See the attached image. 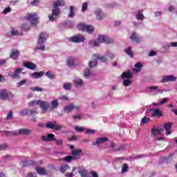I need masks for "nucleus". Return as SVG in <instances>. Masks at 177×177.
Segmentation results:
<instances>
[{
    "mask_svg": "<svg viewBox=\"0 0 177 177\" xmlns=\"http://www.w3.org/2000/svg\"><path fill=\"white\" fill-rule=\"evenodd\" d=\"M69 41L71 42H75V44H80L85 41V37H84V36L81 35H77L70 37Z\"/></svg>",
    "mask_w": 177,
    "mask_h": 177,
    "instance_id": "6e6552de",
    "label": "nucleus"
},
{
    "mask_svg": "<svg viewBox=\"0 0 177 177\" xmlns=\"http://www.w3.org/2000/svg\"><path fill=\"white\" fill-rule=\"evenodd\" d=\"M151 117H162V112L158 109L151 108L149 109Z\"/></svg>",
    "mask_w": 177,
    "mask_h": 177,
    "instance_id": "9d476101",
    "label": "nucleus"
},
{
    "mask_svg": "<svg viewBox=\"0 0 177 177\" xmlns=\"http://www.w3.org/2000/svg\"><path fill=\"white\" fill-rule=\"evenodd\" d=\"M19 34V32L16 30H11L9 33H8V35L9 37L13 36V35H17Z\"/></svg>",
    "mask_w": 177,
    "mask_h": 177,
    "instance_id": "5fc2aeb1",
    "label": "nucleus"
},
{
    "mask_svg": "<svg viewBox=\"0 0 177 177\" xmlns=\"http://www.w3.org/2000/svg\"><path fill=\"white\" fill-rule=\"evenodd\" d=\"M57 107H59V102L57 99L53 100L50 102V111H52V110H56Z\"/></svg>",
    "mask_w": 177,
    "mask_h": 177,
    "instance_id": "bb28decb",
    "label": "nucleus"
},
{
    "mask_svg": "<svg viewBox=\"0 0 177 177\" xmlns=\"http://www.w3.org/2000/svg\"><path fill=\"white\" fill-rule=\"evenodd\" d=\"M125 53H127V55H129V56H130V57H133V53H132V50H131V47H128L127 48H126L124 50Z\"/></svg>",
    "mask_w": 177,
    "mask_h": 177,
    "instance_id": "49530a36",
    "label": "nucleus"
},
{
    "mask_svg": "<svg viewBox=\"0 0 177 177\" xmlns=\"http://www.w3.org/2000/svg\"><path fill=\"white\" fill-rule=\"evenodd\" d=\"M70 169V166H68V165H63L60 167L59 170L60 172H66V171H68V169Z\"/></svg>",
    "mask_w": 177,
    "mask_h": 177,
    "instance_id": "79ce46f5",
    "label": "nucleus"
},
{
    "mask_svg": "<svg viewBox=\"0 0 177 177\" xmlns=\"http://www.w3.org/2000/svg\"><path fill=\"white\" fill-rule=\"evenodd\" d=\"M148 89L151 91L150 92L152 93V95H153V96H156V95L161 94L163 92H167V90H161L158 88V86H154L148 87Z\"/></svg>",
    "mask_w": 177,
    "mask_h": 177,
    "instance_id": "ddd939ff",
    "label": "nucleus"
},
{
    "mask_svg": "<svg viewBox=\"0 0 177 177\" xmlns=\"http://www.w3.org/2000/svg\"><path fill=\"white\" fill-rule=\"evenodd\" d=\"M35 171L38 174V175H48V171L46 170V169H45V167H37L35 168Z\"/></svg>",
    "mask_w": 177,
    "mask_h": 177,
    "instance_id": "412c9836",
    "label": "nucleus"
},
{
    "mask_svg": "<svg viewBox=\"0 0 177 177\" xmlns=\"http://www.w3.org/2000/svg\"><path fill=\"white\" fill-rule=\"evenodd\" d=\"M127 149V146L125 145H120L118 147V149H115L118 151H124V150H126Z\"/></svg>",
    "mask_w": 177,
    "mask_h": 177,
    "instance_id": "13d9d810",
    "label": "nucleus"
},
{
    "mask_svg": "<svg viewBox=\"0 0 177 177\" xmlns=\"http://www.w3.org/2000/svg\"><path fill=\"white\" fill-rule=\"evenodd\" d=\"M123 86H131L132 85V80L126 79L122 82Z\"/></svg>",
    "mask_w": 177,
    "mask_h": 177,
    "instance_id": "ea45409f",
    "label": "nucleus"
},
{
    "mask_svg": "<svg viewBox=\"0 0 177 177\" xmlns=\"http://www.w3.org/2000/svg\"><path fill=\"white\" fill-rule=\"evenodd\" d=\"M92 75V72L89 70H87L86 71H84V78H89V77H91Z\"/></svg>",
    "mask_w": 177,
    "mask_h": 177,
    "instance_id": "8fccbe9b",
    "label": "nucleus"
},
{
    "mask_svg": "<svg viewBox=\"0 0 177 177\" xmlns=\"http://www.w3.org/2000/svg\"><path fill=\"white\" fill-rule=\"evenodd\" d=\"M106 142H109V138L107 137H101L96 138V141L92 143L93 146H99V145H102V143H106Z\"/></svg>",
    "mask_w": 177,
    "mask_h": 177,
    "instance_id": "2eb2a0df",
    "label": "nucleus"
},
{
    "mask_svg": "<svg viewBox=\"0 0 177 177\" xmlns=\"http://www.w3.org/2000/svg\"><path fill=\"white\" fill-rule=\"evenodd\" d=\"M30 90L35 92H44V88L38 86L30 87Z\"/></svg>",
    "mask_w": 177,
    "mask_h": 177,
    "instance_id": "c03bdc74",
    "label": "nucleus"
},
{
    "mask_svg": "<svg viewBox=\"0 0 177 177\" xmlns=\"http://www.w3.org/2000/svg\"><path fill=\"white\" fill-rule=\"evenodd\" d=\"M41 104V100H32L28 102L29 107H35L36 106H39Z\"/></svg>",
    "mask_w": 177,
    "mask_h": 177,
    "instance_id": "7c9ffc66",
    "label": "nucleus"
},
{
    "mask_svg": "<svg viewBox=\"0 0 177 177\" xmlns=\"http://www.w3.org/2000/svg\"><path fill=\"white\" fill-rule=\"evenodd\" d=\"M81 156L80 155H74V156H68L65 157V161L66 162H71L72 160H80Z\"/></svg>",
    "mask_w": 177,
    "mask_h": 177,
    "instance_id": "cd10ccee",
    "label": "nucleus"
},
{
    "mask_svg": "<svg viewBox=\"0 0 177 177\" xmlns=\"http://www.w3.org/2000/svg\"><path fill=\"white\" fill-rule=\"evenodd\" d=\"M35 52L37 50H45V45L39 46L35 48Z\"/></svg>",
    "mask_w": 177,
    "mask_h": 177,
    "instance_id": "680f3d73",
    "label": "nucleus"
},
{
    "mask_svg": "<svg viewBox=\"0 0 177 177\" xmlns=\"http://www.w3.org/2000/svg\"><path fill=\"white\" fill-rule=\"evenodd\" d=\"M88 9V3L84 2L82 5V12H86Z\"/></svg>",
    "mask_w": 177,
    "mask_h": 177,
    "instance_id": "864d4df0",
    "label": "nucleus"
},
{
    "mask_svg": "<svg viewBox=\"0 0 177 177\" xmlns=\"http://www.w3.org/2000/svg\"><path fill=\"white\" fill-rule=\"evenodd\" d=\"M135 17L138 21H143L145 20V15H143V11L138 10L135 15Z\"/></svg>",
    "mask_w": 177,
    "mask_h": 177,
    "instance_id": "b1692460",
    "label": "nucleus"
},
{
    "mask_svg": "<svg viewBox=\"0 0 177 177\" xmlns=\"http://www.w3.org/2000/svg\"><path fill=\"white\" fill-rule=\"evenodd\" d=\"M69 9H70V12L68 15V17L73 18L75 16V10H74V6H71L69 7Z\"/></svg>",
    "mask_w": 177,
    "mask_h": 177,
    "instance_id": "c9c22d12",
    "label": "nucleus"
},
{
    "mask_svg": "<svg viewBox=\"0 0 177 177\" xmlns=\"http://www.w3.org/2000/svg\"><path fill=\"white\" fill-rule=\"evenodd\" d=\"M131 38L133 42H137V44H140V42H142V40L139 37V35H138L136 32H133Z\"/></svg>",
    "mask_w": 177,
    "mask_h": 177,
    "instance_id": "4be33fe9",
    "label": "nucleus"
},
{
    "mask_svg": "<svg viewBox=\"0 0 177 177\" xmlns=\"http://www.w3.org/2000/svg\"><path fill=\"white\" fill-rule=\"evenodd\" d=\"M73 84L75 88H82L85 85V82L80 77H75L73 80Z\"/></svg>",
    "mask_w": 177,
    "mask_h": 177,
    "instance_id": "4468645a",
    "label": "nucleus"
},
{
    "mask_svg": "<svg viewBox=\"0 0 177 177\" xmlns=\"http://www.w3.org/2000/svg\"><path fill=\"white\" fill-rule=\"evenodd\" d=\"M128 169H129L128 164L124 163L122 165L121 174H126V172H128Z\"/></svg>",
    "mask_w": 177,
    "mask_h": 177,
    "instance_id": "a18cd8bd",
    "label": "nucleus"
},
{
    "mask_svg": "<svg viewBox=\"0 0 177 177\" xmlns=\"http://www.w3.org/2000/svg\"><path fill=\"white\" fill-rule=\"evenodd\" d=\"M59 100H63L64 102H68V100H70V99H68V97H67L66 95H61L59 97Z\"/></svg>",
    "mask_w": 177,
    "mask_h": 177,
    "instance_id": "0e129e2a",
    "label": "nucleus"
},
{
    "mask_svg": "<svg viewBox=\"0 0 177 177\" xmlns=\"http://www.w3.org/2000/svg\"><path fill=\"white\" fill-rule=\"evenodd\" d=\"M96 131L94 129H87L86 131V135H93V133H95Z\"/></svg>",
    "mask_w": 177,
    "mask_h": 177,
    "instance_id": "338daca9",
    "label": "nucleus"
},
{
    "mask_svg": "<svg viewBox=\"0 0 177 177\" xmlns=\"http://www.w3.org/2000/svg\"><path fill=\"white\" fill-rule=\"evenodd\" d=\"M19 56H20V51H19V50H11L9 55L10 59H12V60H17V59H19Z\"/></svg>",
    "mask_w": 177,
    "mask_h": 177,
    "instance_id": "f3484780",
    "label": "nucleus"
},
{
    "mask_svg": "<svg viewBox=\"0 0 177 177\" xmlns=\"http://www.w3.org/2000/svg\"><path fill=\"white\" fill-rule=\"evenodd\" d=\"M23 71V68H18L15 70V72L10 71L8 73V76L11 78H16L17 80H20V73Z\"/></svg>",
    "mask_w": 177,
    "mask_h": 177,
    "instance_id": "1a4fd4ad",
    "label": "nucleus"
},
{
    "mask_svg": "<svg viewBox=\"0 0 177 177\" xmlns=\"http://www.w3.org/2000/svg\"><path fill=\"white\" fill-rule=\"evenodd\" d=\"M46 75L50 80H55V74H52V73H50L49 71L46 73Z\"/></svg>",
    "mask_w": 177,
    "mask_h": 177,
    "instance_id": "3c124183",
    "label": "nucleus"
},
{
    "mask_svg": "<svg viewBox=\"0 0 177 177\" xmlns=\"http://www.w3.org/2000/svg\"><path fill=\"white\" fill-rule=\"evenodd\" d=\"M71 86H73V85L71 84V83H65L63 85V88L64 89H65V91H70V89H71Z\"/></svg>",
    "mask_w": 177,
    "mask_h": 177,
    "instance_id": "09e8293b",
    "label": "nucleus"
},
{
    "mask_svg": "<svg viewBox=\"0 0 177 177\" xmlns=\"http://www.w3.org/2000/svg\"><path fill=\"white\" fill-rule=\"evenodd\" d=\"M69 147L72 150V151H71L72 156H78V154H82V149H75L74 145H70Z\"/></svg>",
    "mask_w": 177,
    "mask_h": 177,
    "instance_id": "393cba45",
    "label": "nucleus"
},
{
    "mask_svg": "<svg viewBox=\"0 0 177 177\" xmlns=\"http://www.w3.org/2000/svg\"><path fill=\"white\" fill-rule=\"evenodd\" d=\"M3 135H6V136H17V130L15 131H2Z\"/></svg>",
    "mask_w": 177,
    "mask_h": 177,
    "instance_id": "c756f323",
    "label": "nucleus"
},
{
    "mask_svg": "<svg viewBox=\"0 0 177 177\" xmlns=\"http://www.w3.org/2000/svg\"><path fill=\"white\" fill-rule=\"evenodd\" d=\"M39 107L41 110L42 114H46L48 110H50V104L47 101L41 100Z\"/></svg>",
    "mask_w": 177,
    "mask_h": 177,
    "instance_id": "39448f33",
    "label": "nucleus"
},
{
    "mask_svg": "<svg viewBox=\"0 0 177 177\" xmlns=\"http://www.w3.org/2000/svg\"><path fill=\"white\" fill-rule=\"evenodd\" d=\"M9 146L8 144H1L0 145V151H3V150H6Z\"/></svg>",
    "mask_w": 177,
    "mask_h": 177,
    "instance_id": "052dcab7",
    "label": "nucleus"
},
{
    "mask_svg": "<svg viewBox=\"0 0 177 177\" xmlns=\"http://www.w3.org/2000/svg\"><path fill=\"white\" fill-rule=\"evenodd\" d=\"M121 160H124V157H116L114 158L113 162L114 164H118Z\"/></svg>",
    "mask_w": 177,
    "mask_h": 177,
    "instance_id": "69168bd1",
    "label": "nucleus"
},
{
    "mask_svg": "<svg viewBox=\"0 0 177 177\" xmlns=\"http://www.w3.org/2000/svg\"><path fill=\"white\" fill-rule=\"evenodd\" d=\"M149 121H150V118H142V120H141V124L142 125H145V124H147V122H149Z\"/></svg>",
    "mask_w": 177,
    "mask_h": 177,
    "instance_id": "bf43d9fd",
    "label": "nucleus"
},
{
    "mask_svg": "<svg viewBox=\"0 0 177 177\" xmlns=\"http://www.w3.org/2000/svg\"><path fill=\"white\" fill-rule=\"evenodd\" d=\"M13 118V111H10L6 116V120H12Z\"/></svg>",
    "mask_w": 177,
    "mask_h": 177,
    "instance_id": "e2e57ef3",
    "label": "nucleus"
},
{
    "mask_svg": "<svg viewBox=\"0 0 177 177\" xmlns=\"http://www.w3.org/2000/svg\"><path fill=\"white\" fill-rule=\"evenodd\" d=\"M46 128L49 129H53L54 131H60L63 127L58 124L57 122H49L46 124Z\"/></svg>",
    "mask_w": 177,
    "mask_h": 177,
    "instance_id": "0eeeda50",
    "label": "nucleus"
},
{
    "mask_svg": "<svg viewBox=\"0 0 177 177\" xmlns=\"http://www.w3.org/2000/svg\"><path fill=\"white\" fill-rule=\"evenodd\" d=\"M93 57L97 59V60H99L101 63H109V58H107V56L106 55L102 56L99 54H94Z\"/></svg>",
    "mask_w": 177,
    "mask_h": 177,
    "instance_id": "dca6fc26",
    "label": "nucleus"
},
{
    "mask_svg": "<svg viewBox=\"0 0 177 177\" xmlns=\"http://www.w3.org/2000/svg\"><path fill=\"white\" fill-rule=\"evenodd\" d=\"M67 64L68 67H74L75 66V59L73 57L68 58Z\"/></svg>",
    "mask_w": 177,
    "mask_h": 177,
    "instance_id": "f704fd0d",
    "label": "nucleus"
},
{
    "mask_svg": "<svg viewBox=\"0 0 177 177\" xmlns=\"http://www.w3.org/2000/svg\"><path fill=\"white\" fill-rule=\"evenodd\" d=\"M20 115L26 116L28 115V109H23L19 112Z\"/></svg>",
    "mask_w": 177,
    "mask_h": 177,
    "instance_id": "6e6d98bb",
    "label": "nucleus"
},
{
    "mask_svg": "<svg viewBox=\"0 0 177 177\" xmlns=\"http://www.w3.org/2000/svg\"><path fill=\"white\" fill-rule=\"evenodd\" d=\"M32 133V130H30L28 129H21L17 130V136H19V135H31Z\"/></svg>",
    "mask_w": 177,
    "mask_h": 177,
    "instance_id": "a211bd4d",
    "label": "nucleus"
},
{
    "mask_svg": "<svg viewBox=\"0 0 177 177\" xmlns=\"http://www.w3.org/2000/svg\"><path fill=\"white\" fill-rule=\"evenodd\" d=\"M162 131H164V129H162V128L153 129H152V135L153 136H157L160 135V133H161V132H162Z\"/></svg>",
    "mask_w": 177,
    "mask_h": 177,
    "instance_id": "72a5a7b5",
    "label": "nucleus"
},
{
    "mask_svg": "<svg viewBox=\"0 0 177 177\" xmlns=\"http://www.w3.org/2000/svg\"><path fill=\"white\" fill-rule=\"evenodd\" d=\"M86 30L88 34H92L93 32V27L91 25H86Z\"/></svg>",
    "mask_w": 177,
    "mask_h": 177,
    "instance_id": "de8ad7c7",
    "label": "nucleus"
},
{
    "mask_svg": "<svg viewBox=\"0 0 177 177\" xmlns=\"http://www.w3.org/2000/svg\"><path fill=\"white\" fill-rule=\"evenodd\" d=\"M134 67L135 68L133 69V71H135V73H139L142 70V67H143V65H142L141 62H138L134 65Z\"/></svg>",
    "mask_w": 177,
    "mask_h": 177,
    "instance_id": "473e14b6",
    "label": "nucleus"
},
{
    "mask_svg": "<svg viewBox=\"0 0 177 177\" xmlns=\"http://www.w3.org/2000/svg\"><path fill=\"white\" fill-rule=\"evenodd\" d=\"M111 149H113V151H116L117 149H118V145L111 142L110 145Z\"/></svg>",
    "mask_w": 177,
    "mask_h": 177,
    "instance_id": "4d7b16f0",
    "label": "nucleus"
},
{
    "mask_svg": "<svg viewBox=\"0 0 177 177\" xmlns=\"http://www.w3.org/2000/svg\"><path fill=\"white\" fill-rule=\"evenodd\" d=\"M75 131H76L77 132H83L84 128H82V127L80 126H75Z\"/></svg>",
    "mask_w": 177,
    "mask_h": 177,
    "instance_id": "774afa93",
    "label": "nucleus"
},
{
    "mask_svg": "<svg viewBox=\"0 0 177 177\" xmlns=\"http://www.w3.org/2000/svg\"><path fill=\"white\" fill-rule=\"evenodd\" d=\"M31 76L33 77L34 78H41V77L44 76V72L43 71L35 72L32 73Z\"/></svg>",
    "mask_w": 177,
    "mask_h": 177,
    "instance_id": "e433bc0d",
    "label": "nucleus"
},
{
    "mask_svg": "<svg viewBox=\"0 0 177 177\" xmlns=\"http://www.w3.org/2000/svg\"><path fill=\"white\" fill-rule=\"evenodd\" d=\"M38 111L35 109H28V115H30V117H35L37 115Z\"/></svg>",
    "mask_w": 177,
    "mask_h": 177,
    "instance_id": "2f4dec72",
    "label": "nucleus"
},
{
    "mask_svg": "<svg viewBox=\"0 0 177 177\" xmlns=\"http://www.w3.org/2000/svg\"><path fill=\"white\" fill-rule=\"evenodd\" d=\"M13 97H15V94L8 92V91L3 89L0 91L1 100H10V99H13Z\"/></svg>",
    "mask_w": 177,
    "mask_h": 177,
    "instance_id": "7ed1b4c3",
    "label": "nucleus"
},
{
    "mask_svg": "<svg viewBox=\"0 0 177 177\" xmlns=\"http://www.w3.org/2000/svg\"><path fill=\"white\" fill-rule=\"evenodd\" d=\"M105 56H106V57H109V59H111V60L115 59V55L110 51H106L105 53Z\"/></svg>",
    "mask_w": 177,
    "mask_h": 177,
    "instance_id": "a19ab883",
    "label": "nucleus"
},
{
    "mask_svg": "<svg viewBox=\"0 0 177 177\" xmlns=\"http://www.w3.org/2000/svg\"><path fill=\"white\" fill-rule=\"evenodd\" d=\"M171 127H172V122H167V123L165 124V125L163 126V128H165V130L167 131L166 135H171Z\"/></svg>",
    "mask_w": 177,
    "mask_h": 177,
    "instance_id": "c85d7f7f",
    "label": "nucleus"
},
{
    "mask_svg": "<svg viewBox=\"0 0 177 177\" xmlns=\"http://www.w3.org/2000/svg\"><path fill=\"white\" fill-rule=\"evenodd\" d=\"M53 8L52 9L51 14L48 15V17L50 21H56L59 18V15H60V6H64V1L58 0L53 3Z\"/></svg>",
    "mask_w": 177,
    "mask_h": 177,
    "instance_id": "f257e3e1",
    "label": "nucleus"
},
{
    "mask_svg": "<svg viewBox=\"0 0 177 177\" xmlns=\"http://www.w3.org/2000/svg\"><path fill=\"white\" fill-rule=\"evenodd\" d=\"M88 66L91 68H94L97 66V59H95L93 61L88 62Z\"/></svg>",
    "mask_w": 177,
    "mask_h": 177,
    "instance_id": "4c0bfd02",
    "label": "nucleus"
},
{
    "mask_svg": "<svg viewBox=\"0 0 177 177\" xmlns=\"http://www.w3.org/2000/svg\"><path fill=\"white\" fill-rule=\"evenodd\" d=\"M173 81H176V77L174 75H167L162 77L161 82L164 83Z\"/></svg>",
    "mask_w": 177,
    "mask_h": 177,
    "instance_id": "5701e85b",
    "label": "nucleus"
},
{
    "mask_svg": "<svg viewBox=\"0 0 177 177\" xmlns=\"http://www.w3.org/2000/svg\"><path fill=\"white\" fill-rule=\"evenodd\" d=\"M80 106H75L74 104H70L64 107L63 111L65 114H68V113H71L73 110L80 111Z\"/></svg>",
    "mask_w": 177,
    "mask_h": 177,
    "instance_id": "423d86ee",
    "label": "nucleus"
},
{
    "mask_svg": "<svg viewBox=\"0 0 177 177\" xmlns=\"http://www.w3.org/2000/svg\"><path fill=\"white\" fill-rule=\"evenodd\" d=\"M47 39H48V34L46 32H41L39 35V37L37 40L38 45H42V44H45Z\"/></svg>",
    "mask_w": 177,
    "mask_h": 177,
    "instance_id": "f8f14e48",
    "label": "nucleus"
},
{
    "mask_svg": "<svg viewBox=\"0 0 177 177\" xmlns=\"http://www.w3.org/2000/svg\"><path fill=\"white\" fill-rule=\"evenodd\" d=\"M78 173L80 174L81 177H89L88 175V171H86L85 169L79 171Z\"/></svg>",
    "mask_w": 177,
    "mask_h": 177,
    "instance_id": "58836bf2",
    "label": "nucleus"
},
{
    "mask_svg": "<svg viewBox=\"0 0 177 177\" xmlns=\"http://www.w3.org/2000/svg\"><path fill=\"white\" fill-rule=\"evenodd\" d=\"M24 67H26L29 70H35L37 68V65L32 62H24L23 64Z\"/></svg>",
    "mask_w": 177,
    "mask_h": 177,
    "instance_id": "a878e982",
    "label": "nucleus"
},
{
    "mask_svg": "<svg viewBox=\"0 0 177 177\" xmlns=\"http://www.w3.org/2000/svg\"><path fill=\"white\" fill-rule=\"evenodd\" d=\"M95 15L96 16L97 20L102 21L104 19V12L100 8H97L95 11Z\"/></svg>",
    "mask_w": 177,
    "mask_h": 177,
    "instance_id": "6ab92c4d",
    "label": "nucleus"
},
{
    "mask_svg": "<svg viewBox=\"0 0 177 177\" xmlns=\"http://www.w3.org/2000/svg\"><path fill=\"white\" fill-rule=\"evenodd\" d=\"M97 39L100 41V44H106L107 45L114 44V39L106 35H98Z\"/></svg>",
    "mask_w": 177,
    "mask_h": 177,
    "instance_id": "20e7f679",
    "label": "nucleus"
},
{
    "mask_svg": "<svg viewBox=\"0 0 177 177\" xmlns=\"http://www.w3.org/2000/svg\"><path fill=\"white\" fill-rule=\"evenodd\" d=\"M132 77H133V73H132V71H125L122 73L121 75V78L122 80H125V79L129 80L132 78Z\"/></svg>",
    "mask_w": 177,
    "mask_h": 177,
    "instance_id": "aec40b11",
    "label": "nucleus"
},
{
    "mask_svg": "<svg viewBox=\"0 0 177 177\" xmlns=\"http://www.w3.org/2000/svg\"><path fill=\"white\" fill-rule=\"evenodd\" d=\"M72 118H73V120H82V115L80 113H76L73 115Z\"/></svg>",
    "mask_w": 177,
    "mask_h": 177,
    "instance_id": "603ef678",
    "label": "nucleus"
},
{
    "mask_svg": "<svg viewBox=\"0 0 177 177\" xmlns=\"http://www.w3.org/2000/svg\"><path fill=\"white\" fill-rule=\"evenodd\" d=\"M56 136L53 133H48L41 136V140L43 142H55L56 140Z\"/></svg>",
    "mask_w": 177,
    "mask_h": 177,
    "instance_id": "9b49d317",
    "label": "nucleus"
},
{
    "mask_svg": "<svg viewBox=\"0 0 177 177\" xmlns=\"http://www.w3.org/2000/svg\"><path fill=\"white\" fill-rule=\"evenodd\" d=\"M77 30H80V31H85L86 28V25H85L84 24H79L77 26Z\"/></svg>",
    "mask_w": 177,
    "mask_h": 177,
    "instance_id": "37998d69",
    "label": "nucleus"
},
{
    "mask_svg": "<svg viewBox=\"0 0 177 177\" xmlns=\"http://www.w3.org/2000/svg\"><path fill=\"white\" fill-rule=\"evenodd\" d=\"M26 19L30 23V24H28V22L22 24V26H21L22 31H28L31 28V26H37V24H38V17H37V13L35 12L28 14Z\"/></svg>",
    "mask_w": 177,
    "mask_h": 177,
    "instance_id": "f03ea898",
    "label": "nucleus"
}]
</instances>
